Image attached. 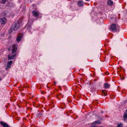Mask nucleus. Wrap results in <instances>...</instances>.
I'll return each mask as SVG.
<instances>
[{"instance_id": "nucleus-1", "label": "nucleus", "mask_w": 127, "mask_h": 127, "mask_svg": "<svg viewBox=\"0 0 127 127\" xmlns=\"http://www.w3.org/2000/svg\"><path fill=\"white\" fill-rule=\"evenodd\" d=\"M21 24V23L19 21L16 22L15 24L13 23L12 25L11 28L10 29L9 31L10 32L11 31V32L13 29L14 31L17 30L20 27Z\"/></svg>"}, {"instance_id": "nucleus-2", "label": "nucleus", "mask_w": 127, "mask_h": 127, "mask_svg": "<svg viewBox=\"0 0 127 127\" xmlns=\"http://www.w3.org/2000/svg\"><path fill=\"white\" fill-rule=\"evenodd\" d=\"M111 30L113 31H116L118 30L119 27L118 25H116L115 24H112L111 26Z\"/></svg>"}, {"instance_id": "nucleus-3", "label": "nucleus", "mask_w": 127, "mask_h": 127, "mask_svg": "<svg viewBox=\"0 0 127 127\" xmlns=\"http://www.w3.org/2000/svg\"><path fill=\"white\" fill-rule=\"evenodd\" d=\"M17 45L14 44L12 46V53H15L17 49Z\"/></svg>"}, {"instance_id": "nucleus-4", "label": "nucleus", "mask_w": 127, "mask_h": 127, "mask_svg": "<svg viewBox=\"0 0 127 127\" xmlns=\"http://www.w3.org/2000/svg\"><path fill=\"white\" fill-rule=\"evenodd\" d=\"M7 20L4 17L0 18V23L2 24H5L6 23Z\"/></svg>"}, {"instance_id": "nucleus-5", "label": "nucleus", "mask_w": 127, "mask_h": 127, "mask_svg": "<svg viewBox=\"0 0 127 127\" xmlns=\"http://www.w3.org/2000/svg\"><path fill=\"white\" fill-rule=\"evenodd\" d=\"M32 14L35 17H37L39 15V14L38 12L35 10H33L32 12Z\"/></svg>"}, {"instance_id": "nucleus-6", "label": "nucleus", "mask_w": 127, "mask_h": 127, "mask_svg": "<svg viewBox=\"0 0 127 127\" xmlns=\"http://www.w3.org/2000/svg\"><path fill=\"white\" fill-rule=\"evenodd\" d=\"M16 54H14L12 56H11L9 55H8V59L9 60H11L13 59L16 56Z\"/></svg>"}, {"instance_id": "nucleus-7", "label": "nucleus", "mask_w": 127, "mask_h": 127, "mask_svg": "<svg viewBox=\"0 0 127 127\" xmlns=\"http://www.w3.org/2000/svg\"><path fill=\"white\" fill-rule=\"evenodd\" d=\"M0 124L3 126L5 127H8V126L6 123L1 122H0Z\"/></svg>"}, {"instance_id": "nucleus-8", "label": "nucleus", "mask_w": 127, "mask_h": 127, "mask_svg": "<svg viewBox=\"0 0 127 127\" xmlns=\"http://www.w3.org/2000/svg\"><path fill=\"white\" fill-rule=\"evenodd\" d=\"M107 4L109 5L112 6L113 4V2L112 0H109L107 1Z\"/></svg>"}, {"instance_id": "nucleus-9", "label": "nucleus", "mask_w": 127, "mask_h": 127, "mask_svg": "<svg viewBox=\"0 0 127 127\" xmlns=\"http://www.w3.org/2000/svg\"><path fill=\"white\" fill-rule=\"evenodd\" d=\"M110 86L107 83H105L104 84V88L106 89L108 88H109Z\"/></svg>"}, {"instance_id": "nucleus-10", "label": "nucleus", "mask_w": 127, "mask_h": 127, "mask_svg": "<svg viewBox=\"0 0 127 127\" xmlns=\"http://www.w3.org/2000/svg\"><path fill=\"white\" fill-rule=\"evenodd\" d=\"M22 38V36L21 35L18 36L16 38V40L17 42H19L20 41Z\"/></svg>"}, {"instance_id": "nucleus-11", "label": "nucleus", "mask_w": 127, "mask_h": 127, "mask_svg": "<svg viewBox=\"0 0 127 127\" xmlns=\"http://www.w3.org/2000/svg\"><path fill=\"white\" fill-rule=\"evenodd\" d=\"M101 121L98 120L95 121L93 123V124H99L101 123Z\"/></svg>"}, {"instance_id": "nucleus-12", "label": "nucleus", "mask_w": 127, "mask_h": 127, "mask_svg": "<svg viewBox=\"0 0 127 127\" xmlns=\"http://www.w3.org/2000/svg\"><path fill=\"white\" fill-rule=\"evenodd\" d=\"M102 95H103L106 96L107 95V92L105 90H102Z\"/></svg>"}, {"instance_id": "nucleus-13", "label": "nucleus", "mask_w": 127, "mask_h": 127, "mask_svg": "<svg viewBox=\"0 0 127 127\" xmlns=\"http://www.w3.org/2000/svg\"><path fill=\"white\" fill-rule=\"evenodd\" d=\"M83 4V2L81 1H79L78 2V5L80 6H82Z\"/></svg>"}, {"instance_id": "nucleus-14", "label": "nucleus", "mask_w": 127, "mask_h": 127, "mask_svg": "<svg viewBox=\"0 0 127 127\" xmlns=\"http://www.w3.org/2000/svg\"><path fill=\"white\" fill-rule=\"evenodd\" d=\"M12 61H10L7 63V68H9L10 66L12 64Z\"/></svg>"}, {"instance_id": "nucleus-15", "label": "nucleus", "mask_w": 127, "mask_h": 127, "mask_svg": "<svg viewBox=\"0 0 127 127\" xmlns=\"http://www.w3.org/2000/svg\"><path fill=\"white\" fill-rule=\"evenodd\" d=\"M123 118L125 120L127 119V114L126 113H124L123 116Z\"/></svg>"}, {"instance_id": "nucleus-16", "label": "nucleus", "mask_w": 127, "mask_h": 127, "mask_svg": "<svg viewBox=\"0 0 127 127\" xmlns=\"http://www.w3.org/2000/svg\"><path fill=\"white\" fill-rule=\"evenodd\" d=\"M123 124L121 123L120 124L118 123L117 127H123Z\"/></svg>"}, {"instance_id": "nucleus-17", "label": "nucleus", "mask_w": 127, "mask_h": 127, "mask_svg": "<svg viewBox=\"0 0 127 127\" xmlns=\"http://www.w3.org/2000/svg\"><path fill=\"white\" fill-rule=\"evenodd\" d=\"M6 0H2L1 1V3L3 4H4L5 3Z\"/></svg>"}, {"instance_id": "nucleus-18", "label": "nucleus", "mask_w": 127, "mask_h": 127, "mask_svg": "<svg viewBox=\"0 0 127 127\" xmlns=\"http://www.w3.org/2000/svg\"><path fill=\"white\" fill-rule=\"evenodd\" d=\"M98 127L94 125V124H93L92 123L91 125V127Z\"/></svg>"}, {"instance_id": "nucleus-19", "label": "nucleus", "mask_w": 127, "mask_h": 127, "mask_svg": "<svg viewBox=\"0 0 127 127\" xmlns=\"http://www.w3.org/2000/svg\"><path fill=\"white\" fill-rule=\"evenodd\" d=\"M95 103L96 104V103H98L97 102V101L96 100H94L93 103H92L93 104H94V103Z\"/></svg>"}, {"instance_id": "nucleus-20", "label": "nucleus", "mask_w": 127, "mask_h": 127, "mask_svg": "<svg viewBox=\"0 0 127 127\" xmlns=\"http://www.w3.org/2000/svg\"><path fill=\"white\" fill-rule=\"evenodd\" d=\"M9 5L10 6H11V7H12L13 6V4H11V3H9Z\"/></svg>"}, {"instance_id": "nucleus-21", "label": "nucleus", "mask_w": 127, "mask_h": 127, "mask_svg": "<svg viewBox=\"0 0 127 127\" xmlns=\"http://www.w3.org/2000/svg\"><path fill=\"white\" fill-rule=\"evenodd\" d=\"M98 110H99V111H102V109L101 108H100L99 109V110H97V111H98Z\"/></svg>"}, {"instance_id": "nucleus-22", "label": "nucleus", "mask_w": 127, "mask_h": 127, "mask_svg": "<svg viewBox=\"0 0 127 127\" xmlns=\"http://www.w3.org/2000/svg\"><path fill=\"white\" fill-rule=\"evenodd\" d=\"M0 4H1V3H0ZM1 6L0 5V8H1Z\"/></svg>"}, {"instance_id": "nucleus-23", "label": "nucleus", "mask_w": 127, "mask_h": 127, "mask_svg": "<svg viewBox=\"0 0 127 127\" xmlns=\"http://www.w3.org/2000/svg\"><path fill=\"white\" fill-rule=\"evenodd\" d=\"M1 80V79L0 78V81Z\"/></svg>"}, {"instance_id": "nucleus-24", "label": "nucleus", "mask_w": 127, "mask_h": 127, "mask_svg": "<svg viewBox=\"0 0 127 127\" xmlns=\"http://www.w3.org/2000/svg\"><path fill=\"white\" fill-rule=\"evenodd\" d=\"M94 81H96V80L95 79L94 80Z\"/></svg>"}, {"instance_id": "nucleus-25", "label": "nucleus", "mask_w": 127, "mask_h": 127, "mask_svg": "<svg viewBox=\"0 0 127 127\" xmlns=\"http://www.w3.org/2000/svg\"><path fill=\"white\" fill-rule=\"evenodd\" d=\"M126 111H127V109L126 110Z\"/></svg>"}, {"instance_id": "nucleus-26", "label": "nucleus", "mask_w": 127, "mask_h": 127, "mask_svg": "<svg viewBox=\"0 0 127 127\" xmlns=\"http://www.w3.org/2000/svg\"><path fill=\"white\" fill-rule=\"evenodd\" d=\"M119 15H120V14H119Z\"/></svg>"}]
</instances>
